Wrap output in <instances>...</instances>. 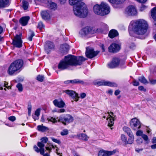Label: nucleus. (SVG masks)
<instances>
[{
	"mask_svg": "<svg viewBox=\"0 0 156 156\" xmlns=\"http://www.w3.org/2000/svg\"><path fill=\"white\" fill-rule=\"evenodd\" d=\"M87 60L82 56H76L69 55L66 56L64 61H61L58 64V68L61 70L68 69L69 66H76L80 65L82 62Z\"/></svg>",
	"mask_w": 156,
	"mask_h": 156,
	"instance_id": "1",
	"label": "nucleus"
},
{
	"mask_svg": "<svg viewBox=\"0 0 156 156\" xmlns=\"http://www.w3.org/2000/svg\"><path fill=\"white\" fill-rule=\"evenodd\" d=\"M82 0H69V3L73 5V10L75 15L80 17L84 18L88 14V9Z\"/></svg>",
	"mask_w": 156,
	"mask_h": 156,
	"instance_id": "2",
	"label": "nucleus"
},
{
	"mask_svg": "<svg viewBox=\"0 0 156 156\" xmlns=\"http://www.w3.org/2000/svg\"><path fill=\"white\" fill-rule=\"evenodd\" d=\"M148 27V25L147 22L144 20L140 19L134 22L132 29L135 34L143 35L146 33Z\"/></svg>",
	"mask_w": 156,
	"mask_h": 156,
	"instance_id": "3",
	"label": "nucleus"
},
{
	"mask_svg": "<svg viewBox=\"0 0 156 156\" xmlns=\"http://www.w3.org/2000/svg\"><path fill=\"white\" fill-rule=\"evenodd\" d=\"M57 117L56 118L51 117L47 119L49 122H51L53 123H55L57 122H60L65 125H66L73 122V118L72 116L69 114L62 115L59 116V119Z\"/></svg>",
	"mask_w": 156,
	"mask_h": 156,
	"instance_id": "4",
	"label": "nucleus"
},
{
	"mask_svg": "<svg viewBox=\"0 0 156 156\" xmlns=\"http://www.w3.org/2000/svg\"><path fill=\"white\" fill-rule=\"evenodd\" d=\"M93 10L95 14L104 16L110 12V8L106 3L102 2L100 5H95L93 7Z\"/></svg>",
	"mask_w": 156,
	"mask_h": 156,
	"instance_id": "5",
	"label": "nucleus"
},
{
	"mask_svg": "<svg viewBox=\"0 0 156 156\" xmlns=\"http://www.w3.org/2000/svg\"><path fill=\"white\" fill-rule=\"evenodd\" d=\"M23 62L22 59L16 60L12 62L10 65L8 69V74L12 75L17 71L20 69L23 66Z\"/></svg>",
	"mask_w": 156,
	"mask_h": 156,
	"instance_id": "6",
	"label": "nucleus"
},
{
	"mask_svg": "<svg viewBox=\"0 0 156 156\" xmlns=\"http://www.w3.org/2000/svg\"><path fill=\"white\" fill-rule=\"evenodd\" d=\"M96 32V30L93 28L87 26L82 29L79 34L83 37L88 34H94Z\"/></svg>",
	"mask_w": 156,
	"mask_h": 156,
	"instance_id": "7",
	"label": "nucleus"
},
{
	"mask_svg": "<svg viewBox=\"0 0 156 156\" xmlns=\"http://www.w3.org/2000/svg\"><path fill=\"white\" fill-rule=\"evenodd\" d=\"M22 34H16L14 38L12 40V44L15 47L20 48L22 45V41L21 39Z\"/></svg>",
	"mask_w": 156,
	"mask_h": 156,
	"instance_id": "8",
	"label": "nucleus"
},
{
	"mask_svg": "<svg viewBox=\"0 0 156 156\" xmlns=\"http://www.w3.org/2000/svg\"><path fill=\"white\" fill-rule=\"evenodd\" d=\"M99 53V51H94V49L92 48H86L85 53L86 57L87 58H91L96 56Z\"/></svg>",
	"mask_w": 156,
	"mask_h": 156,
	"instance_id": "9",
	"label": "nucleus"
},
{
	"mask_svg": "<svg viewBox=\"0 0 156 156\" xmlns=\"http://www.w3.org/2000/svg\"><path fill=\"white\" fill-rule=\"evenodd\" d=\"M130 125L131 127L135 130L140 129L141 127L140 122L136 118L133 119H131Z\"/></svg>",
	"mask_w": 156,
	"mask_h": 156,
	"instance_id": "10",
	"label": "nucleus"
},
{
	"mask_svg": "<svg viewBox=\"0 0 156 156\" xmlns=\"http://www.w3.org/2000/svg\"><path fill=\"white\" fill-rule=\"evenodd\" d=\"M37 145L40 147V149L36 145H34V150L37 153L40 152L41 154H43L44 153V144L41 142H38L37 143Z\"/></svg>",
	"mask_w": 156,
	"mask_h": 156,
	"instance_id": "11",
	"label": "nucleus"
},
{
	"mask_svg": "<svg viewBox=\"0 0 156 156\" xmlns=\"http://www.w3.org/2000/svg\"><path fill=\"white\" fill-rule=\"evenodd\" d=\"M116 151V150H114L112 151L101 150L98 152V156H110L115 154Z\"/></svg>",
	"mask_w": 156,
	"mask_h": 156,
	"instance_id": "12",
	"label": "nucleus"
},
{
	"mask_svg": "<svg viewBox=\"0 0 156 156\" xmlns=\"http://www.w3.org/2000/svg\"><path fill=\"white\" fill-rule=\"evenodd\" d=\"M63 92L72 97L75 101H76L78 100L79 97L78 94L73 90H64Z\"/></svg>",
	"mask_w": 156,
	"mask_h": 156,
	"instance_id": "13",
	"label": "nucleus"
},
{
	"mask_svg": "<svg viewBox=\"0 0 156 156\" xmlns=\"http://www.w3.org/2000/svg\"><path fill=\"white\" fill-rule=\"evenodd\" d=\"M120 49V46L115 43L112 44L108 47V51L109 52L116 53Z\"/></svg>",
	"mask_w": 156,
	"mask_h": 156,
	"instance_id": "14",
	"label": "nucleus"
},
{
	"mask_svg": "<svg viewBox=\"0 0 156 156\" xmlns=\"http://www.w3.org/2000/svg\"><path fill=\"white\" fill-rule=\"evenodd\" d=\"M126 12L129 16H134L136 14L137 11L135 7L133 6H129L126 10Z\"/></svg>",
	"mask_w": 156,
	"mask_h": 156,
	"instance_id": "15",
	"label": "nucleus"
},
{
	"mask_svg": "<svg viewBox=\"0 0 156 156\" xmlns=\"http://www.w3.org/2000/svg\"><path fill=\"white\" fill-rule=\"evenodd\" d=\"M120 60L116 58H113L112 61L108 64V67L110 68H114L118 66L120 62Z\"/></svg>",
	"mask_w": 156,
	"mask_h": 156,
	"instance_id": "16",
	"label": "nucleus"
},
{
	"mask_svg": "<svg viewBox=\"0 0 156 156\" xmlns=\"http://www.w3.org/2000/svg\"><path fill=\"white\" fill-rule=\"evenodd\" d=\"M54 105L59 108H62L65 107V103L61 98L55 99L53 101Z\"/></svg>",
	"mask_w": 156,
	"mask_h": 156,
	"instance_id": "17",
	"label": "nucleus"
},
{
	"mask_svg": "<svg viewBox=\"0 0 156 156\" xmlns=\"http://www.w3.org/2000/svg\"><path fill=\"white\" fill-rule=\"evenodd\" d=\"M97 84L99 86L105 85L114 87H116L117 86V84L116 83L108 81H98L97 83Z\"/></svg>",
	"mask_w": 156,
	"mask_h": 156,
	"instance_id": "18",
	"label": "nucleus"
},
{
	"mask_svg": "<svg viewBox=\"0 0 156 156\" xmlns=\"http://www.w3.org/2000/svg\"><path fill=\"white\" fill-rule=\"evenodd\" d=\"M54 48V45L53 43L49 41H47L44 46V49L47 54L49 53L50 50Z\"/></svg>",
	"mask_w": 156,
	"mask_h": 156,
	"instance_id": "19",
	"label": "nucleus"
},
{
	"mask_svg": "<svg viewBox=\"0 0 156 156\" xmlns=\"http://www.w3.org/2000/svg\"><path fill=\"white\" fill-rule=\"evenodd\" d=\"M69 49V46L66 43L60 46V50L61 53L64 54H66L68 53Z\"/></svg>",
	"mask_w": 156,
	"mask_h": 156,
	"instance_id": "20",
	"label": "nucleus"
},
{
	"mask_svg": "<svg viewBox=\"0 0 156 156\" xmlns=\"http://www.w3.org/2000/svg\"><path fill=\"white\" fill-rule=\"evenodd\" d=\"M108 113L110 116V117L107 118V120H108V126L111 127L114 124V119L113 117L112 116V115L114 116V114L112 112H111L110 113L109 112Z\"/></svg>",
	"mask_w": 156,
	"mask_h": 156,
	"instance_id": "21",
	"label": "nucleus"
},
{
	"mask_svg": "<svg viewBox=\"0 0 156 156\" xmlns=\"http://www.w3.org/2000/svg\"><path fill=\"white\" fill-rule=\"evenodd\" d=\"M30 19L29 16H23L20 19L19 22L22 26H25L27 24Z\"/></svg>",
	"mask_w": 156,
	"mask_h": 156,
	"instance_id": "22",
	"label": "nucleus"
},
{
	"mask_svg": "<svg viewBox=\"0 0 156 156\" xmlns=\"http://www.w3.org/2000/svg\"><path fill=\"white\" fill-rule=\"evenodd\" d=\"M151 16L154 20V24L156 27V6L153 8L151 10Z\"/></svg>",
	"mask_w": 156,
	"mask_h": 156,
	"instance_id": "23",
	"label": "nucleus"
},
{
	"mask_svg": "<svg viewBox=\"0 0 156 156\" xmlns=\"http://www.w3.org/2000/svg\"><path fill=\"white\" fill-rule=\"evenodd\" d=\"M41 15L42 18L45 20H48L50 18V14L48 11H42Z\"/></svg>",
	"mask_w": 156,
	"mask_h": 156,
	"instance_id": "24",
	"label": "nucleus"
},
{
	"mask_svg": "<svg viewBox=\"0 0 156 156\" xmlns=\"http://www.w3.org/2000/svg\"><path fill=\"white\" fill-rule=\"evenodd\" d=\"M71 83L72 84H81L83 85H87L88 83L84 82L83 80L79 79H75L73 80H71Z\"/></svg>",
	"mask_w": 156,
	"mask_h": 156,
	"instance_id": "25",
	"label": "nucleus"
},
{
	"mask_svg": "<svg viewBox=\"0 0 156 156\" xmlns=\"http://www.w3.org/2000/svg\"><path fill=\"white\" fill-rule=\"evenodd\" d=\"M10 4L9 0H0V8H3L8 7Z\"/></svg>",
	"mask_w": 156,
	"mask_h": 156,
	"instance_id": "26",
	"label": "nucleus"
},
{
	"mask_svg": "<svg viewBox=\"0 0 156 156\" xmlns=\"http://www.w3.org/2000/svg\"><path fill=\"white\" fill-rule=\"evenodd\" d=\"M118 35L119 34L117 31L114 29L111 30L108 34L109 37L111 38L117 37Z\"/></svg>",
	"mask_w": 156,
	"mask_h": 156,
	"instance_id": "27",
	"label": "nucleus"
},
{
	"mask_svg": "<svg viewBox=\"0 0 156 156\" xmlns=\"http://www.w3.org/2000/svg\"><path fill=\"white\" fill-rule=\"evenodd\" d=\"M109 2L113 4V6L115 8L116 7L115 5L120 4L123 2L125 0H108Z\"/></svg>",
	"mask_w": 156,
	"mask_h": 156,
	"instance_id": "28",
	"label": "nucleus"
},
{
	"mask_svg": "<svg viewBox=\"0 0 156 156\" xmlns=\"http://www.w3.org/2000/svg\"><path fill=\"white\" fill-rule=\"evenodd\" d=\"M48 128L42 125H38L37 126V129L38 131L41 132H44L47 130H48Z\"/></svg>",
	"mask_w": 156,
	"mask_h": 156,
	"instance_id": "29",
	"label": "nucleus"
},
{
	"mask_svg": "<svg viewBox=\"0 0 156 156\" xmlns=\"http://www.w3.org/2000/svg\"><path fill=\"white\" fill-rule=\"evenodd\" d=\"M123 129L125 132L127 134L128 136L133 134L131 129L127 127H124Z\"/></svg>",
	"mask_w": 156,
	"mask_h": 156,
	"instance_id": "30",
	"label": "nucleus"
},
{
	"mask_svg": "<svg viewBox=\"0 0 156 156\" xmlns=\"http://www.w3.org/2000/svg\"><path fill=\"white\" fill-rule=\"evenodd\" d=\"M77 136L80 139H81L84 140H88L87 135L84 133H80L78 134Z\"/></svg>",
	"mask_w": 156,
	"mask_h": 156,
	"instance_id": "31",
	"label": "nucleus"
},
{
	"mask_svg": "<svg viewBox=\"0 0 156 156\" xmlns=\"http://www.w3.org/2000/svg\"><path fill=\"white\" fill-rule=\"evenodd\" d=\"M49 6V8L51 9H53L55 10L57 8V4L54 2H50L48 3Z\"/></svg>",
	"mask_w": 156,
	"mask_h": 156,
	"instance_id": "32",
	"label": "nucleus"
},
{
	"mask_svg": "<svg viewBox=\"0 0 156 156\" xmlns=\"http://www.w3.org/2000/svg\"><path fill=\"white\" fill-rule=\"evenodd\" d=\"M129 138L127 141L126 145L127 144H133L134 140V136L133 134L129 136Z\"/></svg>",
	"mask_w": 156,
	"mask_h": 156,
	"instance_id": "33",
	"label": "nucleus"
},
{
	"mask_svg": "<svg viewBox=\"0 0 156 156\" xmlns=\"http://www.w3.org/2000/svg\"><path fill=\"white\" fill-rule=\"evenodd\" d=\"M138 80L140 82L144 84H145L148 83L147 80L143 76L139 77Z\"/></svg>",
	"mask_w": 156,
	"mask_h": 156,
	"instance_id": "34",
	"label": "nucleus"
},
{
	"mask_svg": "<svg viewBox=\"0 0 156 156\" xmlns=\"http://www.w3.org/2000/svg\"><path fill=\"white\" fill-rule=\"evenodd\" d=\"M121 139L124 144L125 145H126L127 139L126 136L124 134H122L121 136Z\"/></svg>",
	"mask_w": 156,
	"mask_h": 156,
	"instance_id": "35",
	"label": "nucleus"
},
{
	"mask_svg": "<svg viewBox=\"0 0 156 156\" xmlns=\"http://www.w3.org/2000/svg\"><path fill=\"white\" fill-rule=\"evenodd\" d=\"M22 7L24 10H26L28 8L29 5L28 3L27 2L25 1H23L22 2Z\"/></svg>",
	"mask_w": 156,
	"mask_h": 156,
	"instance_id": "36",
	"label": "nucleus"
},
{
	"mask_svg": "<svg viewBox=\"0 0 156 156\" xmlns=\"http://www.w3.org/2000/svg\"><path fill=\"white\" fill-rule=\"evenodd\" d=\"M29 31L30 33V35L28 39L29 41H31L32 40V38L35 35V34L33 31L30 30H29Z\"/></svg>",
	"mask_w": 156,
	"mask_h": 156,
	"instance_id": "37",
	"label": "nucleus"
},
{
	"mask_svg": "<svg viewBox=\"0 0 156 156\" xmlns=\"http://www.w3.org/2000/svg\"><path fill=\"white\" fill-rule=\"evenodd\" d=\"M45 148L47 150L49 151V152L50 153L51 151L52 148L55 149V147L53 145H51L48 147H46Z\"/></svg>",
	"mask_w": 156,
	"mask_h": 156,
	"instance_id": "38",
	"label": "nucleus"
},
{
	"mask_svg": "<svg viewBox=\"0 0 156 156\" xmlns=\"http://www.w3.org/2000/svg\"><path fill=\"white\" fill-rule=\"evenodd\" d=\"M16 87L18 89L20 92H21L23 90V87L22 84L20 83H18L16 85Z\"/></svg>",
	"mask_w": 156,
	"mask_h": 156,
	"instance_id": "39",
	"label": "nucleus"
},
{
	"mask_svg": "<svg viewBox=\"0 0 156 156\" xmlns=\"http://www.w3.org/2000/svg\"><path fill=\"white\" fill-rule=\"evenodd\" d=\"M44 79V76H43L38 75L37 77V79L40 82H42Z\"/></svg>",
	"mask_w": 156,
	"mask_h": 156,
	"instance_id": "40",
	"label": "nucleus"
},
{
	"mask_svg": "<svg viewBox=\"0 0 156 156\" xmlns=\"http://www.w3.org/2000/svg\"><path fill=\"white\" fill-rule=\"evenodd\" d=\"M41 142L44 144L47 143L48 140V138L46 137H43L41 139Z\"/></svg>",
	"mask_w": 156,
	"mask_h": 156,
	"instance_id": "41",
	"label": "nucleus"
},
{
	"mask_svg": "<svg viewBox=\"0 0 156 156\" xmlns=\"http://www.w3.org/2000/svg\"><path fill=\"white\" fill-rule=\"evenodd\" d=\"M44 27L42 22H39L38 24L37 28L40 30H41Z\"/></svg>",
	"mask_w": 156,
	"mask_h": 156,
	"instance_id": "42",
	"label": "nucleus"
},
{
	"mask_svg": "<svg viewBox=\"0 0 156 156\" xmlns=\"http://www.w3.org/2000/svg\"><path fill=\"white\" fill-rule=\"evenodd\" d=\"M68 133V131L67 129H64L61 132V134L62 136L67 135Z\"/></svg>",
	"mask_w": 156,
	"mask_h": 156,
	"instance_id": "43",
	"label": "nucleus"
},
{
	"mask_svg": "<svg viewBox=\"0 0 156 156\" xmlns=\"http://www.w3.org/2000/svg\"><path fill=\"white\" fill-rule=\"evenodd\" d=\"M51 139L53 141L56 143L58 144H60L61 143V141L60 140H57L56 139L54 138L53 137H51Z\"/></svg>",
	"mask_w": 156,
	"mask_h": 156,
	"instance_id": "44",
	"label": "nucleus"
},
{
	"mask_svg": "<svg viewBox=\"0 0 156 156\" xmlns=\"http://www.w3.org/2000/svg\"><path fill=\"white\" fill-rule=\"evenodd\" d=\"M101 26L102 28H103V30H107L108 29V25L105 23H102L101 24Z\"/></svg>",
	"mask_w": 156,
	"mask_h": 156,
	"instance_id": "45",
	"label": "nucleus"
},
{
	"mask_svg": "<svg viewBox=\"0 0 156 156\" xmlns=\"http://www.w3.org/2000/svg\"><path fill=\"white\" fill-rule=\"evenodd\" d=\"M40 108H38L35 111V115L37 117L39 116L40 115Z\"/></svg>",
	"mask_w": 156,
	"mask_h": 156,
	"instance_id": "46",
	"label": "nucleus"
},
{
	"mask_svg": "<svg viewBox=\"0 0 156 156\" xmlns=\"http://www.w3.org/2000/svg\"><path fill=\"white\" fill-rule=\"evenodd\" d=\"M143 131L140 130H138L136 132V135L137 136H142L143 135Z\"/></svg>",
	"mask_w": 156,
	"mask_h": 156,
	"instance_id": "47",
	"label": "nucleus"
},
{
	"mask_svg": "<svg viewBox=\"0 0 156 156\" xmlns=\"http://www.w3.org/2000/svg\"><path fill=\"white\" fill-rule=\"evenodd\" d=\"M8 119L10 121L14 122L16 120V118L13 116H12L8 118Z\"/></svg>",
	"mask_w": 156,
	"mask_h": 156,
	"instance_id": "48",
	"label": "nucleus"
},
{
	"mask_svg": "<svg viewBox=\"0 0 156 156\" xmlns=\"http://www.w3.org/2000/svg\"><path fill=\"white\" fill-rule=\"evenodd\" d=\"M142 137L145 141H147L148 140V137L147 135L145 134H143L142 136Z\"/></svg>",
	"mask_w": 156,
	"mask_h": 156,
	"instance_id": "49",
	"label": "nucleus"
},
{
	"mask_svg": "<svg viewBox=\"0 0 156 156\" xmlns=\"http://www.w3.org/2000/svg\"><path fill=\"white\" fill-rule=\"evenodd\" d=\"M138 89L141 91H146V90L145 89H144V87L142 86H139L138 87Z\"/></svg>",
	"mask_w": 156,
	"mask_h": 156,
	"instance_id": "50",
	"label": "nucleus"
},
{
	"mask_svg": "<svg viewBox=\"0 0 156 156\" xmlns=\"http://www.w3.org/2000/svg\"><path fill=\"white\" fill-rule=\"evenodd\" d=\"M133 85L134 86H138L139 85V82L134 80L133 81Z\"/></svg>",
	"mask_w": 156,
	"mask_h": 156,
	"instance_id": "51",
	"label": "nucleus"
},
{
	"mask_svg": "<svg viewBox=\"0 0 156 156\" xmlns=\"http://www.w3.org/2000/svg\"><path fill=\"white\" fill-rule=\"evenodd\" d=\"M149 81L151 84H154L156 83V79L154 80L149 79Z\"/></svg>",
	"mask_w": 156,
	"mask_h": 156,
	"instance_id": "52",
	"label": "nucleus"
},
{
	"mask_svg": "<svg viewBox=\"0 0 156 156\" xmlns=\"http://www.w3.org/2000/svg\"><path fill=\"white\" fill-rule=\"evenodd\" d=\"M65 112V110L64 108H61L58 110L57 112L58 113H63Z\"/></svg>",
	"mask_w": 156,
	"mask_h": 156,
	"instance_id": "53",
	"label": "nucleus"
},
{
	"mask_svg": "<svg viewBox=\"0 0 156 156\" xmlns=\"http://www.w3.org/2000/svg\"><path fill=\"white\" fill-rule=\"evenodd\" d=\"M120 93V91L119 90H117L115 91L114 94H115V95L117 96L118 95H119Z\"/></svg>",
	"mask_w": 156,
	"mask_h": 156,
	"instance_id": "54",
	"label": "nucleus"
},
{
	"mask_svg": "<svg viewBox=\"0 0 156 156\" xmlns=\"http://www.w3.org/2000/svg\"><path fill=\"white\" fill-rule=\"evenodd\" d=\"M86 96V94L84 93H83L80 94V97L82 98H85Z\"/></svg>",
	"mask_w": 156,
	"mask_h": 156,
	"instance_id": "55",
	"label": "nucleus"
},
{
	"mask_svg": "<svg viewBox=\"0 0 156 156\" xmlns=\"http://www.w3.org/2000/svg\"><path fill=\"white\" fill-rule=\"evenodd\" d=\"M151 142L153 144L156 143V137H154L151 140Z\"/></svg>",
	"mask_w": 156,
	"mask_h": 156,
	"instance_id": "56",
	"label": "nucleus"
},
{
	"mask_svg": "<svg viewBox=\"0 0 156 156\" xmlns=\"http://www.w3.org/2000/svg\"><path fill=\"white\" fill-rule=\"evenodd\" d=\"M147 7L146 6L143 5L141 7L140 10L142 11L144 10Z\"/></svg>",
	"mask_w": 156,
	"mask_h": 156,
	"instance_id": "57",
	"label": "nucleus"
},
{
	"mask_svg": "<svg viewBox=\"0 0 156 156\" xmlns=\"http://www.w3.org/2000/svg\"><path fill=\"white\" fill-rule=\"evenodd\" d=\"M151 147L152 149H156V144L151 145Z\"/></svg>",
	"mask_w": 156,
	"mask_h": 156,
	"instance_id": "58",
	"label": "nucleus"
},
{
	"mask_svg": "<svg viewBox=\"0 0 156 156\" xmlns=\"http://www.w3.org/2000/svg\"><path fill=\"white\" fill-rule=\"evenodd\" d=\"M113 91L112 90H109L108 91V93L110 94H111V95H112V94H113Z\"/></svg>",
	"mask_w": 156,
	"mask_h": 156,
	"instance_id": "59",
	"label": "nucleus"
},
{
	"mask_svg": "<svg viewBox=\"0 0 156 156\" xmlns=\"http://www.w3.org/2000/svg\"><path fill=\"white\" fill-rule=\"evenodd\" d=\"M59 1L61 4H64L66 2V0H59Z\"/></svg>",
	"mask_w": 156,
	"mask_h": 156,
	"instance_id": "60",
	"label": "nucleus"
},
{
	"mask_svg": "<svg viewBox=\"0 0 156 156\" xmlns=\"http://www.w3.org/2000/svg\"><path fill=\"white\" fill-rule=\"evenodd\" d=\"M32 108V106L31 105H28V111H31Z\"/></svg>",
	"mask_w": 156,
	"mask_h": 156,
	"instance_id": "61",
	"label": "nucleus"
},
{
	"mask_svg": "<svg viewBox=\"0 0 156 156\" xmlns=\"http://www.w3.org/2000/svg\"><path fill=\"white\" fill-rule=\"evenodd\" d=\"M142 150H143L142 149H138V148H136L135 149L136 151L138 152H139L140 151H142Z\"/></svg>",
	"mask_w": 156,
	"mask_h": 156,
	"instance_id": "62",
	"label": "nucleus"
},
{
	"mask_svg": "<svg viewBox=\"0 0 156 156\" xmlns=\"http://www.w3.org/2000/svg\"><path fill=\"white\" fill-rule=\"evenodd\" d=\"M71 80H67L65 81L64 82V83H71Z\"/></svg>",
	"mask_w": 156,
	"mask_h": 156,
	"instance_id": "63",
	"label": "nucleus"
},
{
	"mask_svg": "<svg viewBox=\"0 0 156 156\" xmlns=\"http://www.w3.org/2000/svg\"><path fill=\"white\" fill-rule=\"evenodd\" d=\"M41 155H43V156H50V154H49L48 153H46L45 154H41Z\"/></svg>",
	"mask_w": 156,
	"mask_h": 156,
	"instance_id": "64",
	"label": "nucleus"
}]
</instances>
